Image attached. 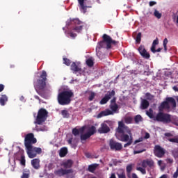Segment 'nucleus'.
<instances>
[{
	"instance_id": "obj_27",
	"label": "nucleus",
	"mask_w": 178,
	"mask_h": 178,
	"mask_svg": "<svg viewBox=\"0 0 178 178\" xmlns=\"http://www.w3.org/2000/svg\"><path fill=\"white\" fill-rule=\"evenodd\" d=\"M65 155H67V147H62L59 151V156L65 158Z\"/></svg>"
},
{
	"instance_id": "obj_8",
	"label": "nucleus",
	"mask_w": 178,
	"mask_h": 178,
	"mask_svg": "<svg viewBox=\"0 0 178 178\" xmlns=\"http://www.w3.org/2000/svg\"><path fill=\"white\" fill-rule=\"evenodd\" d=\"M48 118V111L45 108H40L38 112L36 117V121L35 123L36 124H42L47 120Z\"/></svg>"
},
{
	"instance_id": "obj_14",
	"label": "nucleus",
	"mask_w": 178,
	"mask_h": 178,
	"mask_svg": "<svg viewBox=\"0 0 178 178\" xmlns=\"http://www.w3.org/2000/svg\"><path fill=\"white\" fill-rule=\"evenodd\" d=\"M154 154L157 158H163L165 154V149L161 145H156L154 146Z\"/></svg>"
},
{
	"instance_id": "obj_12",
	"label": "nucleus",
	"mask_w": 178,
	"mask_h": 178,
	"mask_svg": "<svg viewBox=\"0 0 178 178\" xmlns=\"http://www.w3.org/2000/svg\"><path fill=\"white\" fill-rule=\"evenodd\" d=\"M109 147L112 151H122L123 145L113 139L109 140Z\"/></svg>"
},
{
	"instance_id": "obj_38",
	"label": "nucleus",
	"mask_w": 178,
	"mask_h": 178,
	"mask_svg": "<svg viewBox=\"0 0 178 178\" xmlns=\"http://www.w3.org/2000/svg\"><path fill=\"white\" fill-rule=\"evenodd\" d=\"M152 108H149V111H146V115H147L150 119H154V113H153Z\"/></svg>"
},
{
	"instance_id": "obj_10",
	"label": "nucleus",
	"mask_w": 178,
	"mask_h": 178,
	"mask_svg": "<svg viewBox=\"0 0 178 178\" xmlns=\"http://www.w3.org/2000/svg\"><path fill=\"white\" fill-rule=\"evenodd\" d=\"M78 3L79 4V9L82 13H86L88 8H92V6H91L92 5L91 1L78 0Z\"/></svg>"
},
{
	"instance_id": "obj_15",
	"label": "nucleus",
	"mask_w": 178,
	"mask_h": 178,
	"mask_svg": "<svg viewBox=\"0 0 178 178\" xmlns=\"http://www.w3.org/2000/svg\"><path fill=\"white\" fill-rule=\"evenodd\" d=\"M115 90H111V92H108L107 94L104 95V97L100 101V105H105L107 104L109 99L112 98V97H115Z\"/></svg>"
},
{
	"instance_id": "obj_33",
	"label": "nucleus",
	"mask_w": 178,
	"mask_h": 178,
	"mask_svg": "<svg viewBox=\"0 0 178 178\" xmlns=\"http://www.w3.org/2000/svg\"><path fill=\"white\" fill-rule=\"evenodd\" d=\"M91 137L89 134L87 132L85 134L81 135V141H86V140H88Z\"/></svg>"
},
{
	"instance_id": "obj_46",
	"label": "nucleus",
	"mask_w": 178,
	"mask_h": 178,
	"mask_svg": "<svg viewBox=\"0 0 178 178\" xmlns=\"http://www.w3.org/2000/svg\"><path fill=\"white\" fill-rule=\"evenodd\" d=\"M94 98H95V93H94V92H92L90 93V95L89 96V101H92L94 99Z\"/></svg>"
},
{
	"instance_id": "obj_56",
	"label": "nucleus",
	"mask_w": 178,
	"mask_h": 178,
	"mask_svg": "<svg viewBox=\"0 0 178 178\" xmlns=\"http://www.w3.org/2000/svg\"><path fill=\"white\" fill-rule=\"evenodd\" d=\"M149 6H154V5H156V1H149Z\"/></svg>"
},
{
	"instance_id": "obj_32",
	"label": "nucleus",
	"mask_w": 178,
	"mask_h": 178,
	"mask_svg": "<svg viewBox=\"0 0 178 178\" xmlns=\"http://www.w3.org/2000/svg\"><path fill=\"white\" fill-rule=\"evenodd\" d=\"M131 170H133V164H129L127 166V175L128 177H130V173H131Z\"/></svg>"
},
{
	"instance_id": "obj_31",
	"label": "nucleus",
	"mask_w": 178,
	"mask_h": 178,
	"mask_svg": "<svg viewBox=\"0 0 178 178\" xmlns=\"http://www.w3.org/2000/svg\"><path fill=\"white\" fill-rule=\"evenodd\" d=\"M86 63L88 67H92V66H94V59L92 57L88 58L86 61Z\"/></svg>"
},
{
	"instance_id": "obj_26",
	"label": "nucleus",
	"mask_w": 178,
	"mask_h": 178,
	"mask_svg": "<svg viewBox=\"0 0 178 178\" xmlns=\"http://www.w3.org/2000/svg\"><path fill=\"white\" fill-rule=\"evenodd\" d=\"M19 152L22 154L21 155V159H20V163L22 165V166H26V157L24 156V150L19 149Z\"/></svg>"
},
{
	"instance_id": "obj_20",
	"label": "nucleus",
	"mask_w": 178,
	"mask_h": 178,
	"mask_svg": "<svg viewBox=\"0 0 178 178\" xmlns=\"http://www.w3.org/2000/svg\"><path fill=\"white\" fill-rule=\"evenodd\" d=\"M71 70L74 73H77V72H81V67L77 65L76 63L73 62L71 65Z\"/></svg>"
},
{
	"instance_id": "obj_3",
	"label": "nucleus",
	"mask_w": 178,
	"mask_h": 178,
	"mask_svg": "<svg viewBox=\"0 0 178 178\" xmlns=\"http://www.w3.org/2000/svg\"><path fill=\"white\" fill-rule=\"evenodd\" d=\"M47 72L42 71L40 78L34 82L35 90L42 98L47 97V92L45 91V87H47Z\"/></svg>"
},
{
	"instance_id": "obj_61",
	"label": "nucleus",
	"mask_w": 178,
	"mask_h": 178,
	"mask_svg": "<svg viewBox=\"0 0 178 178\" xmlns=\"http://www.w3.org/2000/svg\"><path fill=\"white\" fill-rule=\"evenodd\" d=\"M132 178H138V177L137 176V175L136 173H133Z\"/></svg>"
},
{
	"instance_id": "obj_43",
	"label": "nucleus",
	"mask_w": 178,
	"mask_h": 178,
	"mask_svg": "<svg viewBox=\"0 0 178 178\" xmlns=\"http://www.w3.org/2000/svg\"><path fill=\"white\" fill-rule=\"evenodd\" d=\"M163 45L164 47V51H168V38H165L164 40H163Z\"/></svg>"
},
{
	"instance_id": "obj_49",
	"label": "nucleus",
	"mask_w": 178,
	"mask_h": 178,
	"mask_svg": "<svg viewBox=\"0 0 178 178\" xmlns=\"http://www.w3.org/2000/svg\"><path fill=\"white\" fill-rule=\"evenodd\" d=\"M30 177V173L24 172L21 177V178H29Z\"/></svg>"
},
{
	"instance_id": "obj_25",
	"label": "nucleus",
	"mask_w": 178,
	"mask_h": 178,
	"mask_svg": "<svg viewBox=\"0 0 178 178\" xmlns=\"http://www.w3.org/2000/svg\"><path fill=\"white\" fill-rule=\"evenodd\" d=\"M6 102H8V96H6V95H2L0 97V105L5 106Z\"/></svg>"
},
{
	"instance_id": "obj_42",
	"label": "nucleus",
	"mask_w": 178,
	"mask_h": 178,
	"mask_svg": "<svg viewBox=\"0 0 178 178\" xmlns=\"http://www.w3.org/2000/svg\"><path fill=\"white\" fill-rule=\"evenodd\" d=\"M136 170H138L139 172H141L142 175H145L147 173V170H145V168H143L141 167H138L136 168Z\"/></svg>"
},
{
	"instance_id": "obj_50",
	"label": "nucleus",
	"mask_w": 178,
	"mask_h": 178,
	"mask_svg": "<svg viewBox=\"0 0 178 178\" xmlns=\"http://www.w3.org/2000/svg\"><path fill=\"white\" fill-rule=\"evenodd\" d=\"M68 144H70V145H72V147H76V145H73V138H70V139H68L67 140Z\"/></svg>"
},
{
	"instance_id": "obj_57",
	"label": "nucleus",
	"mask_w": 178,
	"mask_h": 178,
	"mask_svg": "<svg viewBox=\"0 0 178 178\" xmlns=\"http://www.w3.org/2000/svg\"><path fill=\"white\" fill-rule=\"evenodd\" d=\"M167 163H173V159H167Z\"/></svg>"
},
{
	"instance_id": "obj_5",
	"label": "nucleus",
	"mask_w": 178,
	"mask_h": 178,
	"mask_svg": "<svg viewBox=\"0 0 178 178\" xmlns=\"http://www.w3.org/2000/svg\"><path fill=\"white\" fill-rule=\"evenodd\" d=\"M112 44L115 45V44H118V42L112 40V38L108 35L104 34L102 35V40L98 42L97 49H101V48H106V49H111L112 48Z\"/></svg>"
},
{
	"instance_id": "obj_21",
	"label": "nucleus",
	"mask_w": 178,
	"mask_h": 178,
	"mask_svg": "<svg viewBox=\"0 0 178 178\" xmlns=\"http://www.w3.org/2000/svg\"><path fill=\"white\" fill-rule=\"evenodd\" d=\"M148 106H149V102L145 99H142L140 102V109H148Z\"/></svg>"
},
{
	"instance_id": "obj_45",
	"label": "nucleus",
	"mask_w": 178,
	"mask_h": 178,
	"mask_svg": "<svg viewBox=\"0 0 178 178\" xmlns=\"http://www.w3.org/2000/svg\"><path fill=\"white\" fill-rule=\"evenodd\" d=\"M168 141H170V143H175L176 144H178V138H169Z\"/></svg>"
},
{
	"instance_id": "obj_34",
	"label": "nucleus",
	"mask_w": 178,
	"mask_h": 178,
	"mask_svg": "<svg viewBox=\"0 0 178 178\" xmlns=\"http://www.w3.org/2000/svg\"><path fill=\"white\" fill-rule=\"evenodd\" d=\"M135 123L136 124H138L140 122H143V117H141L140 115H137L134 117Z\"/></svg>"
},
{
	"instance_id": "obj_22",
	"label": "nucleus",
	"mask_w": 178,
	"mask_h": 178,
	"mask_svg": "<svg viewBox=\"0 0 178 178\" xmlns=\"http://www.w3.org/2000/svg\"><path fill=\"white\" fill-rule=\"evenodd\" d=\"M98 166H99V164L98 163H93L89 165L88 167V172H90V173H94L97 170Z\"/></svg>"
},
{
	"instance_id": "obj_44",
	"label": "nucleus",
	"mask_w": 178,
	"mask_h": 178,
	"mask_svg": "<svg viewBox=\"0 0 178 178\" xmlns=\"http://www.w3.org/2000/svg\"><path fill=\"white\" fill-rule=\"evenodd\" d=\"M133 122V118L128 117L125 118V123H127V124H130V123Z\"/></svg>"
},
{
	"instance_id": "obj_60",
	"label": "nucleus",
	"mask_w": 178,
	"mask_h": 178,
	"mask_svg": "<svg viewBox=\"0 0 178 178\" xmlns=\"http://www.w3.org/2000/svg\"><path fill=\"white\" fill-rule=\"evenodd\" d=\"M109 178H116V175H115V173H112Z\"/></svg>"
},
{
	"instance_id": "obj_39",
	"label": "nucleus",
	"mask_w": 178,
	"mask_h": 178,
	"mask_svg": "<svg viewBox=\"0 0 178 178\" xmlns=\"http://www.w3.org/2000/svg\"><path fill=\"white\" fill-rule=\"evenodd\" d=\"M67 34L70 35V37L71 38H75L77 37V34L73 33L72 31H69L67 32Z\"/></svg>"
},
{
	"instance_id": "obj_11",
	"label": "nucleus",
	"mask_w": 178,
	"mask_h": 178,
	"mask_svg": "<svg viewBox=\"0 0 178 178\" xmlns=\"http://www.w3.org/2000/svg\"><path fill=\"white\" fill-rule=\"evenodd\" d=\"M26 154L31 159H33V158H35L37 156V154L40 155V154L42 153V149L40 147H35L33 145L31 146V149L30 151H29V149H26Z\"/></svg>"
},
{
	"instance_id": "obj_58",
	"label": "nucleus",
	"mask_w": 178,
	"mask_h": 178,
	"mask_svg": "<svg viewBox=\"0 0 178 178\" xmlns=\"http://www.w3.org/2000/svg\"><path fill=\"white\" fill-rule=\"evenodd\" d=\"M173 135L170 133H165V137H172Z\"/></svg>"
},
{
	"instance_id": "obj_9",
	"label": "nucleus",
	"mask_w": 178,
	"mask_h": 178,
	"mask_svg": "<svg viewBox=\"0 0 178 178\" xmlns=\"http://www.w3.org/2000/svg\"><path fill=\"white\" fill-rule=\"evenodd\" d=\"M37 143V138L34 137V134L29 133L26 135L24 138V145L26 149L30 151L33 144H35Z\"/></svg>"
},
{
	"instance_id": "obj_23",
	"label": "nucleus",
	"mask_w": 178,
	"mask_h": 178,
	"mask_svg": "<svg viewBox=\"0 0 178 178\" xmlns=\"http://www.w3.org/2000/svg\"><path fill=\"white\" fill-rule=\"evenodd\" d=\"M86 130V127H82L79 130L76 128H74L72 129V134L75 136L77 137L80 134V131L83 133Z\"/></svg>"
},
{
	"instance_id": "obj_37",
	"label": "nucleus",
	"mask_w": 178,
	"mask_h": 178,
	"mask_svg": "<svg viewBox=\"0 0 178 178\" xmlns=\"http://www.w3.org/2000/svg\"><path fill=\"white\" fill-rule=\"evenodd\" d=\"M136 44H140L141 42V32H139L136 38Z\"/></svg>"
},
{
	"instance_id": "obj_53",
	"label": "nucleus",
	"mask_w": 178,
	"mask_h": 178,
	"mask_svg": "<svg viewBox=\"0 0 178 178\" xmlns=\"http://www.w3.org/2000/svg\"><path fill=\"white\" fill-rule=\"evenodd\" d=\"M54 168H55V165H54V163H49L48 168L49 169V170H51V169H53Z\"/></svg>"
},
{
	"instance_id": "obj_62",
	"label": "nucleus",
	"mask_w": 178,
	"mask_h": 178,
	"mask_svg": "<svg viewBox=\"0 0 178 178\" xmlns=\"http://www.w3.org/2000/svg\"><path fill=\"white\" fill-rule=\"evenodd\" d=\"M162 51V48H159L157 49H155V53L156 52H161Z\"/></svg>"
},
{
	"instance_id": "obj_64",
	"label": "nucleus",
	"mask_w": 178,
	"mask_h": 178,
	"mask_svg": "<svg viewBox=\"0 0 178 178\" xmlns=\"http://www.w3.org/2000/svg\"><path fill=\"white\" fill-rule=\"evenodd\" d=\"M173 90H174V91H178L177 86H174Z\"/></svg>"
},
{
	"instance_id": "obj_24",
	"label": "nucleus",
	"mask_w": 178,
	"mask_h": 178,
	"mask_svg": "<svg viewBox=\"0 0 178 178\" xmlns=\"http://www.w3.org/2000/svg\"><path fill=\"white\" fill-rule=\"evenodd\" d=\"M31 165L34 169H40V159H35L31 161Z\"/></svg>"
},
{
	"instance_id": "obj_16",
	"label": "nucleus",
	"mask_w": 178,
	"mask_h": 178,
	"mask_svg": "<svg viewBox=\"0 0 178 178\" xmlns=\"http://www.w3.org/2000/svg\"><path fill=\"white\" fill-rule=\"evenodd\" d=\"M108 123L107 121L104 122V123L101 124L100 127L98 129L97 131L99 134H106L111 131V128L106 124Z\"/></svg>"
},
{
	"instance_id": "obj_52",
	"label": "nucleus",
	"mask_w": 178,
	"mask_h": 178,
	"mask_svg": "<svg viewBox=\"0 0 178 178\" xmlns=\"http://www.w3.org/2000/svg\"><path fill=\"white\" fill-rule=\"evenodd\" d=\"M172 177L173 178H177L178 177V167H177V168L176 170V172H174Z\"/></svg>"
},
{
	"instance_id": "obj_40",
	"label": "nucleus",
	"mask_w": 178,
	"mask_h": 178,
	"mask_svg": "<svg viewBox=\"0 0 178 178\" xmlns=\"http://www.w3.org/2000/svg\"><path fill=\"white\" fill-rule=\"evenodd\" d=\"M63 63L66 65L67 66H70V63H72V61L69 60V58H63Z\"/></svg>"
},
{
	"instance_id": "obj_47",
	"label": "nucleus",
	"mask_w": 178,
	"mask_h": 178,
	"mask_svg": "<svg viewBox=\"0 0 178 178\" xmlns=\"http://www.w3.org/2000/svg\"><path fill=\"white\" fill-rule=\"evenodd\" d=\"M61 115H63L64 116V118H66L67 116V115H69V113L67 112V110H63L61 111Z\"/></svg>"
},
{
	"instance_id": "obj_55",
	"label": "nucleus",
	"mask_w": 178,
	"mask_h": 178,
	"mask_svg": "<svg viewBox=\"0 0 178 178\" xmlns=\"http://www.w3.org/2000/svg\"><path fill=\"white\" fill-rule=\"evenodd\" d=\"M141 141H143V138H139V139H138V140H136L134 141V144H137V143H141Z\"/></svg>"
},
{
	"instance_id": "obj_2",
	"label": "nucleus",
	"mask_w": 178,
	"mask_h": 178,
	"mask_svg": "<svg viewBox=\"0 0 178 178\" xmlns=\"http://www.w3.org/2000/svg\"><path fill=\"white\" fill-rule=\"evenodd\" d=\"M115 137L119 141L127 143L124 145V148H127V147H130L133 144L131 130L122 121L118 122V127L115 129Z\"/></svg>"
},
{
	"instance_id": "obj_1",
	"label": "nucleus",
	"mask_w": 178,
	"mask_h": 178,
	"mask_svg": "<svg viewBox=\"0 0 178 178\" xmlns=\"http://www.w3.org/2000/svg\"><path fill=\"white\" fill-rule=\"evenodd\" d=\"M170 105L172 108H176V100L173 97H167L165 101L163 102L159 106V112L156 114L154 120L161 122V123H170L172 122V115L163 113V109H170Z\"/></svg>"
},
{
	"instance_id": "obj_36",
	"label": "nucleus",
	"mask_w": 178,
	"mask_h": 178,
	"mask_svg": "<svg viewBox=\"0 0 178 178\" xmlns=\"http://www.w3.org/2000/svg\"><path fill=\"white\" fill-rule=\"evenodd\" d=\"M80 76H86L88 74V71H87V68L84 67L83 70L81 69V71H79Z\"/></svg>"
},
{
	"instance_id": "obj_30",
	"label": "nucleus",
	"mask_w": 178,
	"mask_h": 178,
	"mask_svg": "<svg viewBox=\"0 0 178 178\" xmlns=\"http://www.w3.org/2000/svg\"><path fill=\"white\" fill-rule=\"evenodd\" d=\"M158 44H159V40H158V38H157L153 41L152 45L151 47V51L153 54H155V48L156 45H158Z\"/></svg>"
},
{
	"instance_id": "obj_18",
	"label": "nucleus",
	"mask_w": 178,
	"mask_h": 178,
	"mask_svg": "<svg viewBox=\"0 0 178 178\" xmlns=\"http://www.w3.org/2000/svg\"><path fill=\"white\" fill-rule=\"evenodd\" d=\"M154 165H155V163L152 159L143 160L142 162L143 168H147V166H149V168H154Z\"/></svg>"
},
{
	"instance_id": "obj_54",
	"label": "nucleus",
	"mask_w": 178,
	"mask_h": 178,
	"mask_svg": "<svg viewBox=\"0 0 178 178\" xmlns=\"http://www.w3.org/2000/svg\"><path fill=\"white\" fill-rule=\"evenodd\" d=\"M5 90V85L3 84H0V92H2Z\"/></svg>"
},
{
	"instance_id": "obj_48",
	"label": "nucleus",
	"mask_w": 178,
	"mask_h": 178,
	"mask_svg": "<svg viewBox=\"0 0 178 178\" xmlns=\"http://www.w3.org/2000/svg\"><path fill=\"white\" fill-rule=\"evenodd\" d=\"M145 151H146L145 149H143L142 150H135L134 151V154L136 155L137 154H141L143 152H145Z\"/></svg>"
},
{
	"instance_id": "obj_41",
	"label": "nucleus",
	"mask_w": 178,
	"mask_h": 178,
	"mask_svg": "<svg viewBox=\"0 0 178 178\" xmlns=\"http://www.w3.org/2000/svg\"><path fill=\"white\" fill-rule=\"evenodd\" d=\"M145 97H146L147 99H149V101H152V99H154V96L152 95H151V93H149V92H147L145 94Z\"/></svg>"
},
{
	"instance_id": "obj_35",
	"label": "nucleus",
	"mask_w": 178,
	"mask_h": 178,
	"mask_svg": "<svg viewBox=\"0 0 178 178\" xmlns=\"http://www.w3.org/2000/svg\"><path fill=\"white\" fill-rule=\"evenodd\" d=\"M154 16L156 17V19H161V17H162V13H159L157 10H154Z\"/></svg>"
},
{
	"instance_id": "obj_59",
	"label": "nucleus",
	"mask_w": 178,
	"mask_h": 178,
	"mask_svg": "<svg viewBox=\"0 0 178 178\" xmlns=\"http://www.w3.org/2000/svg\"><path fill=\"white\" fill-rule=\"evenodd\" d=\"M159 178H169V177L168 176V175L164 174V175H161Z\"/></svg>"
},
{
	"instance_id": "obj_63",
	"label": "nucleus",
	"mask_w": 178,
	"mask_h": 178,
	"mask_svg": "<svg viewBox=\"0 0 178 178\" xmlns=\"http://www.w3.org/2000/svg\"><path fill=\"white\" fill-rule=\"evenodd\" d=\"M158 165H159V166H161V165H162V160H159L158 161Z\"/></svg>"
},
{
	"instance_id": "obj_17",
	"label": "nucleus",
	"mask_w": 178,
	"mask_h": 178,
	"mask_svg": "<svg viewBox=\"0 0 178 178\" xmlns=\"http://www.w3.org/2000/svg\"><path fill=\"white\" fill-rule=\"evenodd\" d=\"M138 52L145 59H149L151 58V55H149V53L147 52V50L145 49V47L143 45H140L138 49Z\"/></svg>"
},
{
	"instance_id": "obj_28",
	"label": "nucleus",
	"mask_w": 178,
	"mask_h": 178,
	"mask_svg": "<svg viewBox=\"0 0 178 178\" xmlns=\"http://www.w3.org/2000/svg\"><path fill=\"white\" fill-rule=\"evenodd\" d=\"M116 175L118 178H126V172H124L123 169L118 170Z\"/></svg>"
},
{
	"instance_id": "obj_4",
	"label": "nucleus",
	"mask_w": 178,
	"mask_h": 178,
	"mask_svg": "<svg viewBox=\"0 0 178 178\" xmlns=\"http://www.w3.org/2000/svg\"><path fill=\"white\" fill-rule=\"evenodd\" d=\"M73 97H74V93L72 90H64L58 93L57 101L59 105H69Z\"/></svg>"
},
{
	"instance_id": "obj_51",
	"label": "nucleus",
	"mask_w": 178,
	"mask_h": 178,
	"mask_svg": "<svg viewBox=\"0 0 178 178\" xmlns=\"http://www.w3.org/2000/svg\"><path fill=\"white\" fill-rule=\"evenodd\" d=\"M149 137H151V135H149V133L146 132L145 134L144 138L145 140H148V138H149Z\"/></svg>"
},
{
	"instance_id": "obj_19",
	"label": "nucleus",
	"mask_w": 178,
	"mask_h": 178,
	"mask_svg": "<svg viewBox=\"0 0 178 178\" xmlns=\"http://www.w3.org/2000/svg\"><path fill=\"white\" fill-rule=\"evenodd\" d=\"M61 165L63 166L64 169H70L73 166V161L70 159H68L65 161H63Z\"/></svg>"
},
{
	"instance_id": "obj_13",
	"label": "nucleus",
	"mask_w": 178,
	"mask_h": 178,
	"mask_svg": "<svg viewBox=\"0 0 178 178\" xmlns=\"http://www.w3.org/2000/svg\"><path fill=\"white\" fill-rule=\"evenodd\" d=\"M73 169L70 168V169H63L60 168L58 170H56L54 171V175L56 176H58V177H62L63 176L70 175V173H73Z\"/></svg>"
},
{
	"instance_id": "obj_29",
	"label": "nucleus",
	"mask_w": 178,
	"mask_h": 178,
	"mask_svg": "<svg viewBox=\"0 0 178 178\" xmlns=\"http://www.w3.org/2000/svg\"><path fill=\"white\" fill-rule=\"evenodd\" d=\"M87 133L91 137V136H94L95 133H97V128L95 127V126L92 125L91 126V127L88 129V131Z\"/></svg>"
},
{
	"instance_id": "obj_6",
	"label": "nucleus",
	"mask_w": 178,
	"mask_h": 178,
	"mask_svg": "<svg viewBox=\"0 0 178 178\" xmlns=\"http://www.w3.org/2000/svg\"><path fill=\"white\" fill-rule=\"evenodd\" d=\"M110 102L111 104L109 108L111 111L107 108L105 111L100 112L98 114L97 118H103V116H109V115H113V112H116L118 109H119V105L116 104V97H113Z\"/></svg>"
},
{
	"instance_id": "obj_7",
	"label": "nucleus",
	"mask_w": 178,
	"mask_h": 178,
	"mask_svg": "<svg viewBox=\"0 0 178 178\" xmlns=\"http://www.w3.org/2000/svg\"><path fill=\"white\" fill-rule=\"evenodd\" d=\"M66 26H72V30L75 31V33H81V31H83V27H84L83 22L80 21V19L77 18H70V19H67L66 22Z\"/></svg>"
}]
</instances>
